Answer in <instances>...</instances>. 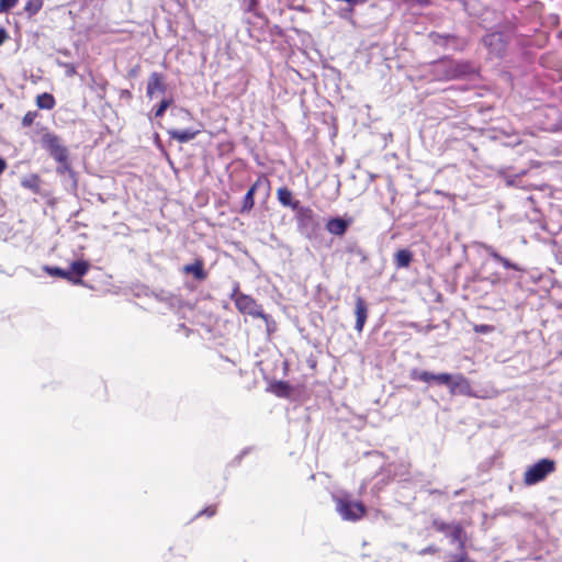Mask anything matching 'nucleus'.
<instances>
[{"label":"nucleus","instance_id":"bb28decb","mask_svg":"<svg viewBox=\"0 0 562 562\" xmlns=\"http://www.w3.org/2000/svg\"><path fill=\"white\" fill-rule=\"evenodd\" d=\"M37 116L38 113L36 111H27L22 117L23 127H30Z\"/></svg>","mask_w":562,"mask_h":562},{"label":"nucleus","instance_id":"c85d7f7f","mask_svg":"<svg viewBox=\"0 0 562 562\" xmlns=\"http://www.w3.org/2000/svg\"><path fill=\"white\" fill-rule=\"evenodd\" d=\"M18 2L19 0H0V13L9 12L18 4Z\"/></svg>","mask_w":562,"mask_h":562},{"label":"nucleus","instance_id":"72a5a7b5","mask_svg":"<svg viewBox=\"0 0 562 562\" xmlns=\"http://www.w3.org/2000/svg\"><path fill=\"white\" fill-rule=\"evenodd\" d=\"M8 38V32L3 27H0V45H2Z\"/></svg>","mask_w":562,"mask_h":562},{"label":"nucleus","instance_id":"f3484780","mask_svg":"<svg viewBox=\"0 0 562 562\" xmlns=\"http://www.w3.org/2000/svg\"><path fill=\"white\" fill-rule=\"evenodd\" d=\"M270 391L279 397H290L293 387L286 381H274L270 384Z\"/></svg>","mask_w":562,"mask_h":562},{"label":"nucleus","instance_id":"f03ea898","mask_svg":"<svg viewBox=\"0 0 562 562\" xmlns=\"http://www.w3.org/2000/svg\"><path fill=\"white\" fill-rule=\"evenodd\" d=\"M41 144L61 165V168H57L58 172H63L68 168V149L61 144L60 138L56 134L46 132L41 138Z\"/></svg>","mask_w":562,"mask_h":562},{"label":"nucleus","instance_id":"aec40b11","mask_svg":"<svg viewBox=\"0 0 562 562\" xmlns=\"http://www.w3.org/2000/svg\"><path fill=\"white\" fill-rule=\"evenodd\" d=\"M200 131H191V130H169L168 134L171 138L180 142V143H187L191 139H193Z\"/></svg>","mask_w":562,"mask_h":562},{"label":"nucleus","instance_id":"2f4dec72","mask_svg":"<svg viewBox=\"0 0 562 562\" xmlns=\"http://www.w3.org/2000/svg\"><path fill=\"white\" fill-rule=\"evenodd\" d=\"M473 329L477 334H486V333H491L493 330V326L481 324V325H475Z\"/></svg>","mask_w":562,"mask_h":562},{"label":"nucleus","instance_id":"e433bc0d","mask_svg":"<svg viewBox=\"0 0 562 562\" xmlns=\"http://www.w3.org/2000/svg\"><path fill=\"white\" fill-rule=\"evenodd\" d=\"M181 112H182L183 114H186L187 116H189V117L191 116V114H190V112H189L188 110H183V109H182V110H181Z\"/></svg>","mask_w":562,"mask_h":562},{"label":"nucleus","instance_id":"20e7f679","mask_svg":"<svg viewBox=\"0 0 562 562\" xmlns=\"http://www.w3.org/2000/svg\"><path fill=\"white\" fill-rule=\"evenodd\" d=\"M557 470V463L551 459H540L535 464L530 465L524 473V484L527 486L535 485L542 482L548 475Z\"/></svg>","mask_w":562,"mask_h":562},{"label":"nucleus","instance_id":"473e14b6","mask_svg":"<svg viewBox=\"0 0 562 562\" xmlns=\"http://www.w3.org/2000/svg\"><path fill=\"white\" fill-rule=\"evenodd\" d=\"M350 251L356 252L361 258V261L366 262L368 260V256L362 249L351 248Z\"/></svg>","mask_w":562,"mask_h":562},{"label":"nucleus","instance_id":"2eb2a0df","mask_svg":"<svg viewBox=\"0 0 562 562\" xmlns=\"http://www.w3.org/2000/svg\"><path fill=\"white\" fill-rule=\"evenodd\" d=\"M413 261V252L409 249H398L394 254V265L397 269L408 268Z\"/></svg>","mask_w":562,"mask_h":562},{"label":"nucleus","instance_id":"4468645a","mask_svg":"<svg viewBox=\"0 0 562 562\" xmlns=\"http://www.w3.org/2000/svg\"><path fill=\"white\" fill-rule=\"evenodd\" d=\"M42 178L37 173H31L21 180L24 189L32 191L34 194L41 193Z\"/></svg>","mask_w":562,"mask_h":562},{"label":"nucleus","instance_id":"423d86ee","mask_svg":"<svg viewBox=\"0 0 562 562\" xmlns=\"http://www.w3.org/2000/svg\"><path fill=\"white\" fill-rule=\"evenodd\" d=\"M482 43L493 57H502L506 52L507 42L505 41L504 34L501 32L486 34L482 38Z\"/></svg>","mask_w":562,"mask_h":562},{"label":"nucleus","instance_id":"a211bd4d","mask_svg":"<svg viewBox=\"0 0 562 562\" xmlns=\"http://www.w3.org/2000/svg\"><path fill=\"white\" fill-rule=\"evenodd\" d=\"M90 263L86 260H76L71 262L69 272H72V280H82V277L88 273Z\"/></svg>","mask_w":562,"mask_h":562},{"label":"nucleus","instance_id":"0eeeda50","mask_svg":"<svg viewBox=\"0 0 562 562\" xmlns=\"http://www.w3.org/2000/svg\"><path fill=\"white\" fill-rule=\"evenodd\" d=\"M450 78H464L477 74L476 67L468 60L454 61L449 67Z\"/></svg>","mask_w":562,"mask_h":562},{"label":"nucleus","instance_id":"7c9ffc66","mask_svg":"<svg viewBox=\"0 0 562 562\" xmlns=\"http://www.w3.org/2000/svg\"><path fill=\"white\" fill-rule=\"evenodd\" d=\"M217 512L216 505H210L199 512L195 517L206 516V517H213Z\"/></svg>","mask_w":562,"mask_h":562},{"label":"nucleus","instance_id":"dca6fc26","mask_svg":"<svg viewBox=\"0 0 562 562\" xmlns=\"http://www.w3.org/2000/svg\"><path fill=\"white\" fill-rule=\"evenodd\" d=\"M485 250L491 258L499 262L505 269H512L515 271L522 270L517 263L512 262L510 260L498 254L493 247L488 246L485 248Z\"/></svg>","mask_w":562,"mask_h":562},{"label":"nucleus","instance_id":"f8f14e48","mask_svg":"<svg viewBox=\"0 0 562 562\" xmlns=\"http://www.w3.org/2000/svg\"><path fill=\"white\" fill-rule=\"evenodd\" d=\"M277 199L284 207L294 210L300 204V201L294 199L292 191L286 187H281L277 190Z\"/></svg>","mask_w":562,"mask_h":562},{"label":"nucleus","instance_id":"b1692460","mask_svg":"<svg viewBox=\"0 0 562 562\" xmlns=\"http://www.w3.org/2000/svg\"><path fill=\"white\" fill-rule=\"evenodd\" d=\"M262 186L267 189V194H269L271 184L270 180L267 178V176L261 175L257 178V180L251 184V187L248 189V192L256 194L257 190L260 189Z\"/></svg>","mask_w":562,"mask_h":562},{"label":"nucleus","instance_id":"ddd939ff","mask_svg":"<svg viewBox=\"0 0 562 562\" xmlns=\"http://www.w3.org/2000/svg\"><path fill=\"white\" fill-rule=\"evenodd\" d=\"M349 224V221L341 217H334L327 221L326 229L335 236H342L347 232Z\"/></svg>","mask_w":562,"mask_h":562},{"label":"nucleus","instance_id":"393cba45","mask_svg":"<svg viewBox=\"0 0 562 562\" xmlns=\"http://www.w3.org/2000/svg\"><path fill=\"white\" fill-rule=\"evenodd\" d=\"M254 206H255V195L247 191L243 199V204L239 210V213L240 214L249 213L254 209Z\"/></svg>","mask_w":562,"mask_h":562},{"label":"nucleus","instance_id":"c9c22d12","mask_svg":"<svg viewBox=\"0 0 562 562\" xmlns=\"http://www.w3.org/2000/svg\"><path fill=\"white\" fill-rule=\"evenodd\" d=\"M419 4L422 5H426L428 4V1L427 0H416Z\"/></svg>","mask_w":562,"mask_h":562},{"label":"nucleus","instance_id":"c756f323","mask_svg":"<svg viewBox=\"0 0 562 562\" xmlns=\"http://www.w3.org/2000/svg\"><path fill=\"white\" fill-rule=\"evenodd\" d=\"M244 3H245L244 10L247 13L256 12L259 7V0H245Z\"/></svg>","mask_w":562,"mask_h":562},{"label":"nucleus","instance_id":"6ab92c4d","mask_svg":"<svg viewBox=\"0 0 562 562\" xmlns=\"http://www.w3.org/2000/svg\"><path fill=\"white\" fill-rule=\"evenodd\" d=\"M454 542H458L462 552L465 548V531L461 524H453L449 533L447 535Z\"/></svg>","mask_w":562,"mask_h":562},{"label":"nucleus","instance_id":"f257e3e1","mask_svg":"<svg viewBox=\"0 0 562 562\" xmlns=\"http://www.w3.org/2000/svg\"><path fill=\"white\" fill-rule=\"evenodd\" d=\"M411 379L414 381H420L425 383H437L440 385H446L449 387L450 393L454 394L456 390L461 384H468L464 376L457 375L456 379L450 373H431L428 371H419L417 369H414L411 371Z\"/></svg>","mask_w":562,"mask_h":562},{"label":"nucleus","instance_id":"6e6552de","mask_svg":"<svg viewBox=\"0 0 562 562\" xmlns=\"http://www.w3.org/2000/svg\"><path fill=\"white\" fill-rule=\"evenodd\" d=\"M165 81L166 78L164 74L157 71L151 72L148 77L146 87L147 97L151 99L156 92L165 93L167 90Z\"/></svg>","mask_w":562,"mask_h":562},{"label":"nucleus","instance_id":"5701e85b","mask_svg":"<svg viewBox=\"0 0 562 562\" xmlns=\"http://www.w3.org/2000/svg\"><path fill=\"white\" fill-rule=\"evenodd\" d=\"M43 4L44 0H27L24 5V11L30 18H32L41 11Z\"/></svg>","mask_w":562,"mask_h":562},{"label":"nucleus","instance_id":"412c9836","mask_svg":"<svg viewBox=\"0 0 562 562\" xmlns=\"http://www.w3.org/2000/svg\"><path fill=\"white\" fill-rule=\"evenodd\" d=\"M36 105L42 110H52L56 105V100L53 94L44 92L36 97Z\"/></svg>","mask_w":562,"mask_h":562},{"label":"nucleus","instance_id":"f704fd0d","mask_svg":"<svg viewBox=\"0 0 562 562\" xmlns=\"http://www.w3.org/2000/svg\"><path fill=\"white\" fill-rule=\"evenodd\" d=\"M7 169V161L0 157V176Z\"/></svg>","mask_w":562,"mask_h":562},{"label":"nucleus","instance_id":"a878e982","mask_svg":"<svg viewBox=\"0 0 562 562\" xmlns=\"http://www.w3.org/2000/svg\"><path fill=\"white\" fill-rule=\"evenodd\" d=\"M173 100L171 98L169 99H162L160 103L155 109V117L160 119L164 116L167 109L172 104Z\"/></svg>","mask_w":562,"mask_h":562},{"label":"nucleus","instance_id":"39448f33","mask_svg":"<svg viewBox=\"0 0 562 562\" xmlns=\"http://www.w3.org/2000/svg\"><path fill=\"white\" fill-rule=\"evenodd\" d=\"M235 307L243 314H248L254 317H260L265 322H269L270 316L266 314L262 307L257 304L256 300L250 295L237 293L233 296Z\"/></svg>","mask_w":562,"mask_h":562},{"label":"nucleus","instance_id":"9b49d317","mask_svg":"<svg viewBox=\"0 0 562 562\" xmlns=\"http://www.w3.org/2000/svg\"><path fill=\"white\" fill-rule=\"evenodd\" d=\"M293 211L299 225L306 227L315 223L316 214L310 206L299 204Z\"/></svg>","mask_w":562,"mask_h":562},{"label":"nucleus","instance_id":"4be33fe9","mask_svg":"<svg viewBox=\"0 0 562 562\" xmlns=\"http://www.w3.org/2000/svg\"><path fill=\"white\" fill-rule=\"evenodd\" d=\"M46 270L50 276L65 279V280L71 282L72 284H82V280H72L74 273L69 272V270H65V269H61L58 267H53V268L47 267Z\"/></svg>","mask_w":562,"mask_h":562},{"label":"nucleus","instance_id":"cd10ccee","mask_svg":"<svg viewBox=\"0 0 562 562\" xmlns=\"http://www.w3.org/2000/svg\"><path fill=\"white\" fill-rule=\"evenodd\" d=\"M432 526L436 531L445 532L446 535H448L450 529L452 528V525L445 522L442 520H434Z\"/></svg>","mask_w":562,"mask_h":562},{"label":"nucleus","instance_id":"7ed1b4c3","mask_svg":"<svg viewBox=\"0 0 562 562\" xmlns=\"http://www.w3.org/2000/svg\"><path fill=\"white\" fill-rule=\"evenodd\" d=\"M336 510L344 520L358 521L367 515V507L360 501H351L348 495L337 497Z\"/></svg>","mask_w":562,"mask_h":562},{"label":"nucleus","instance_id":"9d476101","mask_svg":"<svg viewBox=\"0 0 562 562\" xmlns=\"http://www.w3.org/2000/svg\"><path fill=\"white\" fill-rule=\"evenodd\" d=\"M184 274H191L198 281H204L207 278V272L204 269V261L201 258L194 260V262L184 265L182 267Z\"/></svg>","mask_w":562,"mask_h":562},{"label":"nucleus","instance_id":"1a4fd4ad","mask_svg":"<svg viewBox=\"0 0 562 562\" xmlns=\"http://www.w3.org/2000/svg\"><path fill=\"white\" fill-rule=\"evenodd\" d=\"M355 314H356L355 329L357 331L361 333L364 327V324L368 319V315H369L367 302L361 296L356 297Z\"/></svg>","mask_w":562,"mask_h":562}]
</instances>
